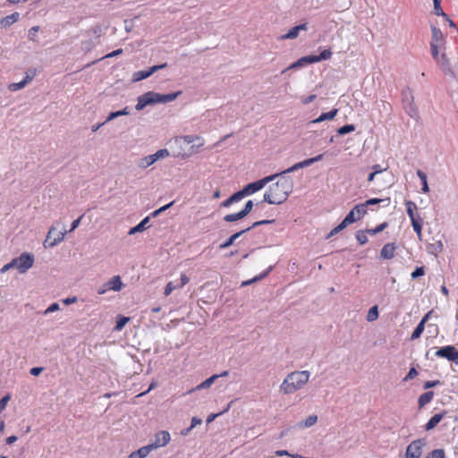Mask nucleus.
<instances>
[{
  "label": "nucleus",
  "mask_w": 458,
  "mask_h": 458,
  "mask_svg": "<svg viewBox=\"0 0 458 458\" xmlns=\"http://www.w3.org/2000/svg\"><path fill=\"white\" fill-rule=\"evenodd\" d=\"M38 70L36 68H30L25 72L24 80L30 83L36 76Z\"/></svg>",
  "instance_id": "09e8293b"
},
{
  "label": "nucleus",
  "mask_w": 458,
  "mask_h": 458,
  "mask_svg": "<svg viewBox=\"0 0 458 458\" xmlns=\"http://www.w3.org/2000/svg\"><path fill=\"white\" fill-rule=\"evenodd\" d=\"M219 376L217 375H213L211 377H209L208 378H207L206 380H204L202 383H200L199 385H198L194 389H192L191 391H195V390H200V389H204V388H208L210 387V386L215 382V380L216 378H218Z\"/></svg>",
  "instance_id": "7c9ffc66"
},
{
  "label": "nucleus",
  "mask_w": 458,
  "mask_h": 458,
  "mask_svg": "<svg viewBox=\"0 0 458 458\" xmlns=\"http://www.w3.org/2000/svg\"><path fill=\"white\" fill-rule=\"evenodd\" d=\"M387 226H388V224L386 222H384L373 229H367L366 232L370 235H375V234L382 232L383 230H385Z\"/></svg>",
  "instance_id": "c03bdc74"
},
{
  "label": "nucleus",
  "mask_w": 458,
  "mask_h": 458,
  "mask_svg": "<svg viewBox=\"0 0 458 458\" xmlns=\"http://www.w3.org/2000/svg\"><path fill=\"white\" fill-rule=\"evenodd\" d=\"M437 65L445 74L455 77L456 72L454 67H452L450 59H437Z\"/></svg>",
  "instance_id": "a211bd4d"
},
{
  "label": "nucleus",
  "mask_w": 458,
  "mask_h": 458,
  "mask_svg": "<svg viewBox=\"0 0 458 458\" xmlns=\"http://www.w3.org/2000/svg\"><path fill=\"white\" fill-rule=\"evenodd\" d=\"M366 233H368L365 231H362V230H359L357 233H356V240L358 241V242L361 245L365 244L368 242V237L366 235Z\"/></svg>",
  "instance_id": "49530a36"
},
{
  "label": "nucleus",
  "mask_w": 458,
  "mask_h": 458,
  "mask_svg": "<svg viewBox=\"0 0 458 458\" xmlns=\"http://www.w3.org/2000/svg\"><path fill=\"white\" fill-rule=\"evenodd\" d=\"M354 130H355V126L353 124H345V125L340 127L337 130V132L340 135H344V134L353 131Z\"/></svg>",
  "instance_id": "de8ad7c7"
},
{
  "label": "nucleus",
  "mask_w": 458,
  "mask_h": 458,
  "mask_svg": "<svg viewBox=\"0 0 458 458\" xmlns=\"http://www.w3.org/2000/svg\"><path fill=\"white\" fill-rule=\"evenodd\" d=\"M43 370V368L42 367H33L32 369H30V373L32 375V376H38Z\"/></svg>",
  "instance_id": "774afa93"
},
{
  "label": "nucleus",
  "mask_w": 458,
  "mask_h": 458,
  "mask_svg": "<svg viewBox=\"0 0 458 458\" xmlns=\"http://www.w3.org/2000/svg\"><path fill=\"white\" fill-rule=\"evenodd\" d=\"M171 440L170 433L166 430H160L154 436V439L149 445L153 450L166 445Z\"/></svg>",
  "instance_id": "f8f14e48"
},
{
  "label": "nucleus",
  "mask_w": 458,
  "mask_h": 458,
  "mask_svg": "<svg viewBox=\"0 0 458 458\" xmlns=\"http://www.w3.org/2000/svg\"><path fill=\"white\" fill-rule=\"evenodd\" d=\"M182 91H176L169 94H160L158 93V103L166 104L175 100L179 95H181Z\"/></svg>",
  "instance_id": "a878e982"
},
{
  "label": "nucleus",
  "mask_w": 458,
  "mask_h": 458,
  "mask_svg": "<svg viewBox=\"0 0 458 458\" xmlns=\"http://www.w3.org/2000/svg\"><path fill=\"white\" fill-rule=\"evenodd\" d=\"M59 310V304L57 302H54L49 305V307L45 310V314L52 313Z\"/></svg>",
  "instance_id": "0e129e2a"
},
{
  "label": "nucleus",
  "mask_w": 458,
  "mask_h": 458,
  "mask_svg": "<svg viewBox=\"0 0 458 458\" xmlns=\"http://www.w3.org/2000/svg\"><path fill=\"white\" fill-rule=\"evenodd\" d=\"M122 286L123 283L121 277L119 276H114L110 280L106 282L101 287H99L97 293L98 294H104L109 290L118 292L122 289Z\"/></svg>",
  "instance_id": "9b49d317"
},
{
  "label": "nucleus",
  "mask_w": 458,
  "mask_h": 458,
  "mask_svg": "<svg viewBox=\"0 0 458 458\" xmlns=\"http://www.w3.org/2000/svg\"><path fill=\"white\" fill-rule=\"evenodd\" d=\"M129 320H130V318L128 317H124V316H121V315L118 316L117 319H116L114 330L121 331L124 327V326L128 323Z\"/></svg>",
  "instance_id": "4c0bfd02"
},
{
  "label": "nucleus",
  "mask_w": 458,
  "mask_h": 458,
  "mask_svg": "<svg viewBox=\"0 0 458 458\" xmlns=\"http://www.w3.org/2000/svg\"><path fill=\"white\" fill-rule=\"evenodd\" d=\"M384 201L387 202L386 204V206H387L389 204V199H377V198L369 199L366 200L364 203L355 205L352 210L353 211V213L357 212V215H358L357 218H359V220H360L367 214V211H368L367 207L368 206L377 205V204H379Z\"/></svg>",
  "instance_id": "6e6552de"
},
{
  "label": "nucleus",
  "mask_w": 458,
  "mask_h": 458,
  "mask_svg": "<svg viewBox=\"0 0 458 458\" xmlns=\"http://www.w3.org/2000/svg\"><path fill=\"white\" fill-rule=\"evenodd\" d=\"M424 458H445L444 449H435L429 452Z\"/></svg>",
  "instance_id": "37998d69"
},
{
  "label": "nucleus",
  "mask_w": 458,
  "mask_h": 458,
  "mask_svg": "<svg viewBox=\"0 0 458 458\" xmlns=\"http://www.w3.org/2000/svg\"><path fill=\"white\" fill-rule=\"evenodd\" d=\"M280 179L270 185L265 191L263 201L272 205L284 203L293 190V180L292 177L280 175Z\"/></svg>",
  "instance_id": "f257e3e1"
},
{
  "label": "nucleus",
  "mask_w": 458,
  "mask_h": 458,
  "mask_svg": "<svg viewBox=\"0 0 458 458\" xmlns=\"http://www.w3.org/2000/svg\"><path fill=\"white\" fill-rule=\"evenodd\" d=\"M272 268H273V267L270 266V267H269L266 271H264L263 273H261L259 276H258L254 277V278H253V279H251V280L242 282V286L249 285V284H251V283H253V282L259 281V280H260V279H262V278L266 277V276H267L271 272Z\"/></svg>",
  "instance_id": "79ce46f5"
},
{
  "label": "nucleus",
  "mask_w": 458,
  "mask_h": 458,
  "mask_svg": "<svg viewBox=\"0 0 458 458\" xmlns=\"http://www.w3.org/2000/svg\"><path fill=\"white\" fill-rule=\"evenodd\" d=\"M332 54L333 53L330 48H326V49H323L318 55H306L305 57H330L332 55Z\"/></svg>",
  "instance_id": "5fc2aeb1"
},
{
  "label": "nucleus",
  "mask_w": 458,
  "mask_h": 458,
  "mask_svg": "<svg viewBox=\"0 0 458 458\" xmlns=\"http://www.w3.org/2000/svg\"><path fill=\"white\" fill-rule=\"evenodd\" d=\"M430 50H431L432 56L437 57V55H438V43L431 42L430 43Z\"/></svg>",
  "instance_id": "69168bd1"
},
{
  "label": "nucleus",
  "mask_w": 458,
  "mask_h": 458,
  "mask_svg": "<svg viewBox=\"0 0 458 458\" xmlns=\"http://www.w3.org/2000/svg\"><path fill=\"white\" fill-rule=\"evenodd\" d=\"M425 274V269L423 267H417L414 271L411 273V276L412 279H416L420 276H424Z\"/></svg>",
  "instance_id": "6e6d98bb"
},
{
  "label": "nucleus",
  "mask_w": 458,
  "mask_h": 458,
  "mask_svg": "<svg viewBox=\"0 0 458 458\" xmlns=\"http://www.w3.org/2000/svg\"><path fill=\"white\" fill-rule=\"evenodd\" d=\"M253 208V201L252 200H248L246 203H245V206L244 208L242 209V212L247 216L250 214V212L251 211Z\"/></svg>",
  "instance_id": "bf43d9fd"
},
{
  "label": "nucleus",
  "mask_w": 458,
  "mask_h": 458,
  "mask_svg": "<svg viewBox=\"0 0 458 458\" xmlns=\"http://www.w3.org/2000/svg\"><path fill=\"white\" fill-rule=\"evenodd\" d=\"M425 326L422 323H419L411 334V339L415 340L419 338L423 333Z\"/></svg>",
  "instance_id": "a18cd8bd"
},
{
  "label": "nucleus",
  "mask_w": 458,
  "mask_h": 458,
  "mask_svg": "<svg viewBox=\"0 0 458 458\" xmlns=\"http://www.w3.org/2000/svg\"><path fill=\"white\" fill-rule=\"evenodd\" d=\"M174 201H171L170 203L161 207L160 208L153 211L150 216H153V217H156L159 214H161L162 212H164L165 210H166L167 208H169L170 207H172L174 205Z\"/></svg>",
  "instance_id": "864d4df0"
},
{
  "label": "nucleus",
  "mask_w": 458,
  "mask_h": 458,
  "mask_svg": "<svg viewBox=\"0 0 458 458\" xmlns=\"http://www.w3.org/2000/svg\"><path fill=\"white\" fill-rule=\"evenodd\" d=\"M440 384L441 383L439 380L426 381L423 385V388L429 389V388L435 387Z\"/></svg>",
  "instance_id": "680f3d73"
},
{
  "label": "nucleus",
  "mask_w": 458,
  "mask_h": 458,
  "mask_svg": "<svg viewBox=\"0 0 458 458\" xmlns=\"http://www.w3.org/2000/svg\"><path fill=\"white\" fill-rule=\"evenodd\" d=\"M431 31H432V41L439 43L443 40V33L441 30L436 26H431Z\"/></svg>",
  "instance_id": "c9c22d12"
},
{
  "label": "nucleus",
  "mask_w": 458,
  "mask_h": 458,
  "mask_svg": "<svg viewBox=\"0 0 458 458\" xmlns=\"http://www.w3.org/2000/svg\"><path fill=\"white\" fill-rule=\"evenodd\" d=\"M169 156V151L166 148L159 149L155 154H152V157L157 161L160 158H164Z\"/></svg>",
  "instance_id": "3c124183"
},
{
  "label": "nucleus",
  "mask_w": 458,
  "mask_h": 458,
  "mask_svg": "<svg viewBox=\"0 0 458 458\" xmlns=\"http://www.w3.org/2000/svg\"><path fill=\"white\" fill-rule=\"evenodd\" d=\"M189 277L185 274H182L178 287L182 288L186 284L189 283Z\"/></svg>",
  "instance_id": "338daca9"
},
{
  "label": "nucleus",
  "mask_w": 458,
  "mask_h": 458,
  "mask_svg": "<svg viewBox=\"0 0 458 458\" xmlns=\"http://www.w3.org/2000/svg\"><path fill=\"white\" fill-rule=\"evenodd\" d=\"M55 232V230L54 228H51L48 232L47 237L45 241V242L48 244V247H54L56 244H58L59 242H61L64 240V235L66 233V232H57L54 240L51 241L52 234Z\"/></svg>",
  "instance_id": "f3484780"
},
{
  "label": "nucleus",
  "mask_w": 458,
  "mask_h": 458,
  "mask_svg": "<svg viewBox=\"0 0 458 458\" xmlns=\"http://www.w3.org/2000/svg\"><path fill=\"white\" fill-rule=\"evenodd\" d=\"M394 250L395 246L394 245V243H386L381 249L380 256L386 259H393L394 257Z\"/></svg>",
  "instance_id": "412c9836"
},
{
  "label": "nucleus",
  "mask_w": 458,
  "mask_h": 458,
  "mask_svg": "<svg viewBox=\"0 0 458 458\" xmlns=\"http://www.w3.org/2000/svg\"><path fill=\"white\" fill-rule=\"evenodd\" d=\"M318 420L316 415H310L305 420L299 423L300 428H310L313 426Z\"/></svg>",
  "instance_id": "e433bc0d"
},
{
  "label": "nucleus",
  "mask_w": 458,
  "mask_h": 458,
  "mask_svg": "<svg viewBox=\"0 0 458 458\" xmlns=\"http://www.w3.org/2000/svg\"><path fill=\"white\" fill-rule=\"evenodd\" d=\"M441 1L442 0H433L434 13L437 16H442V17L447 18V14L445 13V12L443 11V9L441 7Z\"/></svg>",
  "instance_id": "a19ab883"
},
{
  "label": "nucleus",
  "mask_w": 458,
  "mask_h": 458,
  "mask_svg": "<svg viewBox=\"0 0 458 458\" xmlns=\"http://www.w3.org/2000/svg\"><path fill=\"white\" fill-rule=\"evenodd\" d=\"M378 318V308L377 305L372 306L367 314V320L372 322Z\"/></svg>",
  "instance_id": "ea45409f"
},
{
  "label": "nucleus",
  "mask_w": 458,
  "mask_h": 458,
  "mask_svg": "<svg viewBox=\"0 0 458 458\" xmlns=\"http://www.w3.org/2000/svg\"><path fill=\"white\" fill-rule=\"evenodd\" d=\"M149 219H150V216H146L145 218H143L137 225L131 227L128 233L130 235L131 234H135L137 233H140V232H143L145 231L147 228H148V224L149 222Z\"/></svg>",
  "instance_id": "4be33fe9"
},
{
  "label": "nucleus",
  "mask_w": 458,
  "mask_h": 458,
  "mask_svg": "<svg viewBox=\"0 0 458 458\" xmlns=\"http://www.w3.org/2000/svg\"><path fill=\"white\" fill-rule=\"evenodd\" d=\"M246 216L241 211L233 214H228L224 216V221L228 223H233L238 220L244 218Z\"/></svg>",
  "instance_id": "2f4dec72"
},
{
  "label": "nucleus",
  "mask_w": 458,
  "mask_h": 458,
  "mask_svg": "<svg viewBox=\"0 0 458 458\" xmlns=\"http://www.w3.org/2000/svg\"><path fill=\"white\" fill-rule=\"evenodd\" d=\"M322 59H297V61L293 64H292L289 67H287L285 70L283 71V72H285L286 71L293 68H300L307 64H313L316 62H319Z\"/></svg>",
  "instance_id": "cd10ccee"
},
{
  "label": "nucleus",
  "mask_w": 458,
  "mask_h": 458,
  "mask_svg": "<svg viewBox=\"0 0 458 458\" xmlns=\"http://www.w3.org/2000/svg\"><path fill=\"white\" fill-rule=\"evenodd\" d=\"M93 47H94V42L91 38H89V39L81 42V49L85 53L89 52L93 48Z\"/></svg>",
  "instance_id": "8fccbe9b"
},
{
  "label": "nucleus",
  "mask_w": 458,
  "mask_h": 458,
  "mask_svg": "<svg viewBox=\"0 0 458 458\" xmlns=\"http://www.w3.org/2000/svg\"><path fill=\"white\" fill-rule=\"evenodd\" d=\"M275 220L272 219V220H260V221H257V222H254L250 226H249L248 228H250V230L253 229V228H256L259 225H268V224H272L274 223Z\"/></svg>",
  "instance_id": "13d9d810"
},
{
  "label": "nucleus",
  "mask_w": 458,
  "mask_h": 458,
  "mask_svg": "<svg viewBox=\"0 0 458 458\" xmlns=\"http://www.w3.org/2000/svg\"><path fill=\"white\" fill-rule=\"evenodd\" d=\"M250 231V228H245L243 230H241L233 234H232L225 242L221 243L219 248L221 250L227 249L231 245L233 244L234 241L237 240L241 235Z\"/></svg>",
  "instance_id": "aec40b11"
},
{
  "label": "nucleus",
  "mask_w": 458,
  "mask_h": 458,
  "mask_svg": "<svg viewBox=\"0 0 458 458\" xmlns=\"http://www.w3.org/2000/svg\"><path fill=\"white\" fill-rule=\"evenodd\" d=\"M39 30V26H34L29 30L28 37L30 40L35 41L38 32Z\"/></svg>",
  "instance_id": "4d7b16f0"
},
{
  "label": "nucleus",
  "mask_w": 458,
  "mask_h": 458,
  "mask_svg": "<svg viewBox=\"0 0 458 458\" xmlns=\"http://www.w3.org/2000/svg\"><path fill=\"white\" fill-rule=\"evenodd\" d=\"M405 206H406V212H407V215L410 217V219L418 216V214L415 213V210L417 209V205L413 201L406 200Z\"/></svg>",
  "instance_id": "473e14b6"
},
{
  "label": "nucleus",
  "mask_w": 458,
  "mask_h": 458,
  "mask_svg": "<svg viewBox=\"0 0 458 458\" xmlns=\"http://www.w3.org/2000/svg\"><path fill=\"white\" fill-rule=\"evenodd\" d=\"M417 175L420 179L421 183H422L421 191L423 193H428L429 191V188H428V182H427V174L424 172H422L421 170H418Z\"/></svg>",
  "instance_id": "f704fd0d"
},
{
  "label": "nucleus",
  "mask_w": 458,
  "mask_h": 458,
  "mask_svg": "<svg viewBox=\"0 0 458 458\" xmlns=\"http://www.w3.org/2000/svg\"><path fill=\"white\" fill-rule=\"evenodd\" d=\"M447 411H442L439 413L434 414L428 421L425 424L424 428L426 431H430L436 428V426L440 423V421L446 416Z\"/></svg>",
  "instance_id": "dca6fc26"
},
{
  "label": "nucleus",
  "mask_w": 458,
  "mask_h": 458,
  "mask_svg": "<svg viewBox=\"0 0 458 458\" xmlns=\"http://www.w3.org/2000/svg\"><path fill=\"white\" fill-rule=\"evenodd\" d=\"M307 30H308V23L304 22V23H301V24L293 27L292 29H290L288 30L287 33H285L284 35H282L280 38H281V39H293L299 36L300 31H301V30L306 31Z\"/></svg>",
  "instance_id": "2eb2a0df"
},
{
  "label": "nucleus",
  "mask_w": 458,
  "mask_h": 458,
  "mask_svg": "<svg viewBox=\"0 0 458 458\" xmlns=\"http://www.w3.org/2000/svg\"><path fill=\"white\" fill-rule=\"evenodd\" d=\"M337 112H338L337 109H333L329 112L322 113L318 118L312 120L310 122V123H318L324 122L326 120H332L335 117V115L337 114Z\"/></svg>",
  "instance_id": "bb28decb"
},
{
  "label": "nucleus",
  "mask_w": 458,
  "mask_h": 458,
  "mask_svg": "<svg viewBox=\"0 0 458 458\" xmlns=\"http://www.w3.org/2000/svg\"><path fill=\"white\" fill-rule=\"evenodd\" d=\"M243 198H244V196H243L242 191L240 190V191L234 192L233 194H232L228 199L224 200L220 204V207H222V208H229L233 203L241 201Z\"/></svg>",
  "instance_id": "6ab92c4d"
},
{
  "label": "nucleus",
  "mask_w": 458,
  "mask_h": 458,
  "mask_svg": "<svg viewBox=\"0 0 458 458\" xmlns=\"http://www.w3.org/2000/svg\"><path fill=\"white\" fill-rule=\"evenodd\" d=\"M155 162H156V160L152 157V155H148L143 158H140L138 163V165H139V167L145 169V168L150 166L151 165H153Z\"/></svg>",
  "instance_id": "72a5a7b5"
},
{
  "label": "nucleus",
  "mask_w": 458,
  "mask_h": 458,
  "mask_svg": "<svg viewBox=\"0 0 458 458\" xmlns=\"http://www.w3.org/2000/svg\"><path fill=\"white\" fill-rule=\"evenodd\" d=\"M310 376L308 370L289 373L280 385V391L284 394H290L300 390L309 381Z\"/></svg>",
  "instance_id": "f03ea898"
},
{
  "label": "nucleus",
  "mask_w": 458,
  "mask_h": 458,
  "mask_svg": "<svg viewBox=\"0 0 458 458\" xmlns=\"http://www.w3.org/2000/svg\"><path fill=\"white\" fill-rule=\"evenodd\" d=\"M19 17H20L19 13H17V12L13 13L12 14L7 15V16L4 17L3 19H1L0 25L3 28L9 27L12 24H13L14 22H16L19 20Z\"/></svg>",
  "instance_id": "b1692460"
},
{
  "label": "nucleus",
  "mask_w": 458,
  "mask_h": 458,
  "mask_svg": "<svg viewBox=\"0 0 458 458\" xmlns=\"http://www.w3.org/2000/svg\"><path fill=\"white\" fill-rule=\"evenodd\" d=\"M177 288H179V287H178V285H175V282H172L171 281V282L167 283V284L165 285V291H164V294L165 296H168V295L171 294V293L174 290H175Z\"/></svg>",
  "instance_id": "603ef678"
},
{
  "label": "nucleus",
  "mask_w": 458,
  "mask_h": 458,
  "mask_svg": "<svg viewBox=\"0 0 458 458\" xmlns=\"http://www.w3.org/2000/svg\"><path fill=\"white\" fill-rule=\"evenodd\" d=\"M323 157H324V154H319L314 157H310V158H308V159H305L303 161H301L299 163H296L294 164L293 165H292L291 167L278 173L279 174V176L280 175H284L286 174H289V173H293L299 169H301V168H305V167H308L311 165H313L314 163L316 162H318L320 160L323 159Z\"/></svg>",
  "instance_id": "1a4fd4ad"
},
{
  "label": "nucleus",
  "mask_w": 458,
  "mask_h": 458,
  "mask_svg": "<svg viewBox=\"0 0 458 458\" xmlns=\"http://www.w3.org/2000/svg\"><path fill=\"white\" fill-rule=\"evenodd\" d=\"M278 176H279V174H274L266 176L260 180L248 183L241 191L245 198L246 196L251 195V194L259 191V190L263 189L266 186V184H267L270 182H273Z\"/></svg>",
  "instance_id": "20e7f679"
},
{
  "label": "nucleus",
  "mask_w": 458,
  "mask_h": 458,
  "mask_svg": "<svg viewBox=\"0 0 458 458\" xmlns=\"http://www.w3.org/2000/svg\"><path fill=\"white\" fill-rule=\"evenodd\" d=\"M9 400H10L9 394H6L0 399V413L5 409Z\"/></svg>",
  "instance_id": "052dcab7"
},
{
  "label": "nucleus",
  "mask_w": 458,
  "mask_h": 458,
  "mask_svg": "<svg viewBox=\"0 0 458 458\" xmlns=\"http://www.w3.org/2000/svg\"><path fill=\"white\" fill-rule=\"evenodd\" d=\"M411 226L414 230V232L417 233L418 237L420 239L422 234V225H423V219L420 217V215L411 219Z\"/></svg>",
  "instance_id": "393cba45"
},
{
  "label": "nucleus",
  "mask_w": 458,
  "mask_h": 458,
  "mask_svg": "<svg viewBox=\"0 0 458 458\" xmlns=\"http://www.w3.org/2000/svg\"><path fill=\"white\" fill-rule=\"evenodd\" d=\"M434 397V392L433 391H428L419 397L418 404L419 408L424 407L426 404L429 403Z\"/></svg>",
  "instance_id": "c85d7f7f"
},
{
  "label": "nucleus",
  "mask_w": 458,
  "mask_h": 458,
  "mask_svg": "<svg viewBox=\"0 0 458 458\" xmlns=\"http://www.w3.org/2000/svg\"><path fill=\"white\" fill-rule=\"evenodd\" d=\"M426 445L427 442L424 438H418L413 440L406 447L404 458H420L422 454V449Z\"/></svg>",
  "instance_id": "0eeeda50"
},
{
  "label": "nucleus",
  "mask_w": 458,
  "mask_h": 458,
  "mask_svg": "<svg viewBox=\"0 0 458 458\" xmlns=\"http://www.w3.org/2000/svg\"><path fill=\"white\" fill-rule=\"evenodd\" d=\"M14 267L19 273L23 274L27 272L34 263V255L29 252H23L19 257L12 259Z\"/></svg>",
  "instance_id": "39448f33"
},
{
  "label": "nucleus",
  "mask_w": 458,
  "mask_h": 458,
  "mask_svg": "<svg viewBox=\"0 0 458 458\" xmlns=\"http://www.w3.org/2000/svg\"><path fill=\"white\" fill-rule=\"evenodd\" d=\"M158 104V93L155 91H148L137 98V104L135 109L141 111L147 106H153Z\"/></svg>",
  "instance_id": "423d86ee"
},
{
  "label": "nucleus",
  "mask_w": 458,
  "mask_h": 458,
  "mask_svg": "<svg viewBox=\"0 0 458 458\" xmlns=\"http://www.w3.org/2000/svg\"><path fill=\"white\" fill-rule=\"evenodd\" d=\"M130 114V109L128 106H125L123 109L119 111L111 112L106 119L105 120V123H108L117 117L123 116V115H128Z\"/></svg>",
  "instance_id": "c756f323"
},
{
  "label": "nucleus",
  "mask_w": 458,
  "mask_h": 458,
  "mask_svg": "<svg viewBox=\"0 0 458 458\" xmlns=\"http://www.w3.org/2000/svg\"><path fill=\"white\" fill-rule=\"evenodd\" d=\"M359 220L357 216H354V213L352 210H351L346 216L344 218V220L335 228H333L330 233L327 234V239L331 238L332 236L337 234L341 231H343L344 228H346L349 225L354 223L355 221Z\"/></svg>",
  "instance_id": "ddd939ff"
},
{
  "label": "nucleus",
  "mask_w": 458,
  "mask_h": 458,
  "mask_svg": "<svg viewBox=\"0 0 458 458\" xmlns=\"http://www.w3.org/2000/svg\"><path fill=\"white\" fill-rule=\"evenodd\" d=\"M414 98L412 93L409 88L403 89L402 91V103L403 109L406 114L412 119H419V111L416 106L413 104Z\"/></svg>",
  "instance_id": "7ed1b4c3"
},
{
  "label": "nucleus",
  "mask_w": 458,
  "mask_h": 458,
  "mask_svg": "<svg viewBox=\"0 0 458 458\" xmlns=\"http://www.w3.org/2000/svg\"><path fill=\"white\" fill-rule=\"evenodd\" d=\"M166 65H167L166 64H156L148 69L138 71L133 73L132 80H133V81H140L144 79H147L150 75H152L155 72L166 67Z\"/></svg>",
  "instance_id": "4468645a"
},
{
  "label": "nucleus",
  "mask_w": 458,
  "mask_h": 458,
  "mask_svg": "<svg viewBox=\"0 0 458 458\" xmlns=\"http://www.w3.org/2000/svg\"><path fill=\"white\" fill-rule=\"evenodd\" d=\"M418 375V371L415 368H411L408 374L405 376V377L403 378L404 381H407V380H410V379H412L414 378L416 376Z\"/></svg>",
  "instance_id": "e2e57ef3"
},
{
  "label": "nucleus",
  "mask_w": 458,
  "mask_h": 458,
  "mask_svg": "<svg viewBox=\"0 0 458 458\" xmlns=\"http://www.w3.org/2000/svg\"><path fill=\"white\" fill-rule=\"evenodd\" d=\"M153 451L149 445L140 447L135 452H132L128 458H145L148 454Z\"/></svg>",
  "instance_id": "5701e85b"
},
{
  "label": "nucleus",
  "mask_w": 458,
  "mask_h": 458,
  "mask_svg": "<svg viewBox=\"0 0 458 458\" xmlns=\"http://www.w3.org/2000/svg\"><path fill=\"white\" fill-rule=\"evenodd\" d=\"M436 356L445 358L449 361L458 364V350L453 345H446L439 348L436 352Z\"/></svg>",
  "instance_id": "9d476101"
},
{
  "label": "nucleus",
  "mask_w": 458,
  "mask_h": 458,
  "mask_svg": "<svg viewBox=\"0 0 458 458\" xmlns=\"http://www.w3.org/2000/svg\"><path fill=\"white\" fill-rule=\"evenodd\" d=\"M29 83L23 79L20 82H13L8 85V89L12 92L18 91L25 88Z\"/></svg>",
  "instance_id": "58836bf2"
}]
</instances>
